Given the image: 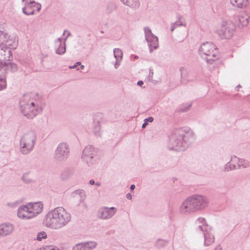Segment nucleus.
Masks as SVG:
<instances>
[{"instance_id":"nucleus-1","label":"nucleus","mask_w":250,"mask_h":250,"mask_svg":"<svg viewBox=\"0 0 250 250\" xmlns=\"http://www.w3.org/2000/svg\"><path fill=\"white\" fill-rule=\"evenodd\" d=\"M71 220V214L63 208L58 207L50 210L46 214L44 224L51 229H60L65 227Z\"/></svg>"},{"instance_id":"nucleus-2","label":"nucleus","mask_w":250,"mask_h":250,"mask_svg":"<svg viewBox=\"0 0 250 250\" xmlns=\"http://www.w3.org/2000/svg\"><path fill=\"white\" fill-rule=\"evenodd\" d=\"M209 204L208 198L203 195L195 194L186 199L179 208L182 214L189 215L206 208Z\"/></svg>"},{"instance_id":"nucleus-3","label":"nucleus","mask_w":250,"mask_h":250,"mask_svg":"<svg viewBox=\"0 0 250 250\" xmlns=\"http://www.w3.org/2000/svg\"><path fill=\"white\" fill-rule=\"evenodd\" d=\"M191 131L180 128L175 130L170 136L168 147L175 151L184 150L188 143L193 139Z\"/></svg>"},{"instance_id":"nucleus-4","label":"nucleus","mask_w":250,"mask_h":250,"mask_svg":"<svg viewBox=\"0 0 250 250\" xmlns=\"http://www.w3.org/2000/svg\"><path fill=\"white\" fill-rule=\"evenodd\" d=\"M20 105L22 115L28 119H33L41 111V106L31 99L30 94L23 95L20 101Z\"/></svg>"},{"instance_id":"nucleus-5","label":"nucleus","mask_w":250,"mask_h":250,"mask_svg":"<svg viewBox=\"0 0 250 250\" xmlns=\"http://www.w3.org/2000/svg\"><path fill=\"white\" fill-rule=\"evenodd\" d=\"M199 53L209 63H212L218 58L217 48L211 42L203 43L199 49Z\"/></svg>"},{"instance_id":"nucleus-6","label":"nucleus","mask_w":250,"mask_h":250,"mask_svg":"<svg viewBox=\"0 0 250 250\" xmlns=\"http://www.w3.org/2000/svg\"><path fill=\"white\" fill-rule=\"evenodd\" d=\"M197 231H200L203 233L205 242L204 245L206 246H209L214 242V237L211 233V228L207 224L204 218L199 217L196 221Z\"/></svg>"},{"instance_id":"nucleus-7","label":"nucleus","mask_w":250,"mask_h":250,"mask_svg":"<svg viewBox=\"0 0 250 250\" xmlns=\"http://www.w3.org/2000/svg\"><path fill=\"white\" fill-rule=\"evenodd\" d=\"M70 147L66 143H60L57 146L53 155V159L57 162L65 161L70 155Z\"/></svg>"},{"instance_id":"nucleus-8","label":"nucleus","mask_w":250,"mask_h":250,"mask_svg":"<svg viewBox=\"0 0 250 250\" xmlns=\"http://www.w3.org/2000/svg\"><path fill=\"white\" fill-rule=\"evenodd\" d=\"M97 149L92 145L86 146L83 150L82 159L85 162L88 166H90L94 162V158L96 156Z\"/></svg>"},{"instance_id":"nucleus-9","label":"nucleus","mask_w":250,"mask_h":250,"mask_svg":"<svg viewBox=\"0 0 250 250\" xmlns=\"http://www.w3.org/2000/svg\"><path fill=\"white\" fill-rule=\"evenodd\" d=\"M216 32L222 39H229L234 33L233 25L231 22H224Z\"/></svg>"},{"instance_id":"nucleus-10","label":"nucleus","mask_w":250,"mask_h":250,"mask_svg":"<svg viewBox=\"0 0 250 250\" xmlns=\"http://www.w3.org/2000/svg\"><path fill=\"white\" fill-rule=\"evenodd\" d=\"M144 30L146 40L148 43L149 51L151 53L154 49H157L159 46L158 39L152 33L151 30L149 27H145Z\"/></svg>"},{"instance_id":"nucleus-11","label":"nucleus","mask_w":250,"mask_h":250,"mask_svg":"<svg viewBox=\"0 0 250 250\" xmlns=\"http://www.w3.org/2000/svg\"><path fill=\"white\" fill-rule=\"evenodd\" d=\"M1 44L0 45V68L4 66L7 64V62L12 60L13 57L10 49L6 46Z\"/></svg>"},{"instance_id":"nucleus-12","label":"nucleus","mask_w":250,"mask_h":250,"mask_svg":"<svg viewBox=\"0 0 250 250\" xmlns=\"http://www.w3.org/2000/svg\"><path fill=\"white\" fill-rule=\"evenodd\" d=\"M117 211V208L114 207H102L98 210L97 216L101 219L108 220L116 214Z\"/></svg>"},{"instance_id":"nucleus-13","label":"nucleus","mask_w":250,"mask_h":250,"mask_svg":"<svg viewBox=\"0 0 250 250\" xmlns=\"http://www.w3.org/2000/svg\"><path fill=\"white\" fill-rule=\"evenodd\" d=\"M29 203L21 206L18 209L17 215L19 218L27 220L32 218Z\"/></svg>"},{"instance_id":"nucleus-14","label":"nucleus","mask_w":250,"mask_h":250,"mask_svg":"<svg viewBox=\"0 0 250 250\" xmlns=\"http://www.w3.org/2000/svg\"><path fill=\"white\" fill-rule=\"evenodd\" d=\"M37 139L36 134L33 131H29L24 133L21 136L20 142H23L26 144H31L35 145Z\"/></svg>"},{"instance_id":"nucleus-15","label":"nucleus","mask_w":250,"mask_h":250,"mask_svg":"<svg viewBox=\"0 0 250 250\" xmlns=\"http://www.w3.org/2000/svg\"><path fill=\"white\" fill-rule=\"evenodd\" d=\"M97 243L93 241L82 242L75 245L72 250H92L97 246Z\"/></svg>"},{"instance_id":"nucleus-16","label":"nucleus","mask_w":250,"mask_h":250,"mask_svg":"<svg viewBox=\"0 0 250 250\" xmlns=\"http://www.w3.org/2000/svg\"><path fill=\"white\" fill-rule=\"evenodd\" d=\"M14 229V226L10 223L0 224V237H4L10 235Z\"/></svg>"},{"instance_id":"nucleus-17","label":"nucleus","mask_w":250,"mask_h":250,"mask_svg":"<svg viewBox=\"0 0 250 250\" xmlns=\"http://www.w3.org/2000/svg\"><path fill=\"white\" fill-rule=\"evenodd\" d=\"M28 206L30 208L32 218L41 213L43 209V205L41 202L30 203Z\"/></svg>"},{"instance_id":"nucleus-18","label":"nucleus","mask_w":250,"mask_h":250,"mask_svg":"<svg viewBox=\"0 0 250 250\" xmlns=\"http://www.w3.org/2000/svg\"><path fill=\"white\" fill-rule=\"evenodd\" d=\"M35 145H32L31 144L24 143L19 142V150L23 155L29 154L34 149Z\"/></svg>"},{"instance_id":"nucleus-19","label":"nucleus","mask_w":250,"mask_h":250,"mask_svg":"<svg viewBox=\"0 0 250 250\" xmlns=\"http://www.w3.org/2000/svg\"><path fill=\"white\" fill-rule=\"evenodd\" d=\"M230 161L232 162H237V165H236L237 168H239L241 167L246 168L250 166V162L248 161L243 159H239L235 156L231 157Z\"/></svg>"},{"instance_id":"nucleus-20","label":"nucleus","mask_w":250,"mask_h":250,"mask_svg":"<svg viewBox=\"0 0 250 250\" xmlns=\"http://www.w3.org/2000/svg\"><path fill=\"white\" fill-rule=\"evenodd\" d=\"M62 42L61 38H58L55 42L56 53L59 55L63 54L66 50L65 42L62 44Z\"/></svg>"},{"instance_id":"nucleus-21","label":"nucleus","mask_w":250,"mask_h":250,"mask_svg":"<svg viewBox=\"0 0 250 250\" xmlns=\"http://www.w3.org/2000/svg\"><path fill=\"white\" fill-rule=\"evenodd\" d=\"M181 82L183 83H186L188 82L192 81L193 79L190 77V73L186 68L182 67L180 68Z\"/></svg>"},{"instance_id":"nucleus-22","label":"nucleus","mask_w":250,"mask_h":250,"mask_svg":"<svg viewBox=\"0 0 250 250\" xmlns=\"http://www.w3.org/2000/svg\"><path fill=\"white\" fill-rule=\"evenodd\" d=\"M121 1L126 6L133 9H137L140 7L139 0H121Z\"/></svg>"},{"instance_id":"nucleus-23","label":"nucleus","mask_w":250,"mask_h":250,"mask_svg":"<svg viewBox=\"0 0 250 250\" xmlns=\"http://www.w3.org/2000/svg\"><path fill=\"white\" fill-rule=\"evenodd\" d=\"M230 3L234 7L243 8L247 6L248 0H230Z\"/></svg>"},{"instance_id":"nucleus-24","label":"nucleus","mask_w":250,"mask_h":250,"mask_svg":"<svg viewBox=\"0 0 250 250\" xmlns=\"http://www.w3.org/2000/svg\"><path fill=\"white\" fill-rule=\"evenodd\" d=\"M180 26H184V27L186 26L185 21L182 16L178 17V20L176 21L174 23H171L170 29L171 31H173V30L176 28Z\"/></svg>"},{"instance_id":"nucleus-25","label":"nucleus","mask_w":250,"mask_h":250,"mask_svg":"<svg viewBox=\"0 0 250 250\" xmlns=\"http://www.w3.org/2000/svg\"><path fill=\"white\" fill-rule=\"evenodd\" d=\"M249 18L248 15L245 14L239 15L238 16L239 25L242 27L247 26L249 23Z\"/></svg>"},{"instance_id":"nucleus-26","label":"nucleus","mask_w":250,"mask_h":250,"mask_svg":"<svg viewBox=\"0 0 250 250\" xmlns=\"http://www.w3.org/2000/svg\"><path fill=\"white\" fill-rule=\"evenodd\" d=\"M73 174L72 169L66 168L64 169L61 173V178L62 180H66L70 178Z\"/></svg>"},{"instance_id":"nucleus-27","label":"nucleus","mask_w":250,"mask_h":250,"mask_svg":"<svg viewBox=\"0 0 250 250\" xmlns=\"http://www.w3.org/2000/svg\"><path fill=\"white\" fill-rule=\"evenodd\" d=\"M93 131L95 135L98 137L101 136V127L100 122L98 121L94 123Z\"/></svg>"},{"instance_id":"nucleus-28","label":"nucleus","mask_w":250,"mask_h":250,"mask_svg":"<svg viewBox=\"0 0 250 250\" xmlns=\"http://www.w3.org/2000/svg\"><path fill=\"white\" fill-rule=\"evenodd\" d=\"M21 180L25 184H30L34 182L32 176L29 172H26L22 175Z\"/></svg>"},{"instance_id":"nucleus-29","label":"nucleus","mask_w":250,"mask_h":250,"mask_svg":"<svg viewBox=\"0 0 250 250\" xmlns=\"http://www.w3.org/2000/svg\"><path fill=\"white\" fill-rule=\"evenodd\" d=\"M114 56L116 60H119L121 61L123 57L122 51L119 48H115L114 49Z\"/></svg>"},{"instance_id":"nucleus-30","label":"nucleus","mask_w":250,"mask_h":250,"mask_svg":"<svg viewBox=\"0 0 250 250\" xmlns=\"http://www.w3.org/2000/svg\"><path fill=\"white\" fill-rule=\"evenodd\" d=\"M31 5H27L26 8H23L22 12L26 15H31L34 14V9H31Z\"/></svg>"},{"instance_id":"nucleus-31","label":"nucleus","mask_w":250,"mask_h":250,"mask_svg":"<svg viewBox=\"0 0 250 250\" xmlns=\"http://www.w3.org/2000/svg\"><path fill=\"white\" fill-rule=\"evenodd\" d=\"M6 88V78L4 76H0V91Z\"/></svg>"},{"instance_id":"nucleus-32","label":"nucleus","mask_w":250,"mask_h":250,"mask_svg":"<svg viewBox=\"0 0 250 250\" xmlns=\"http://www.w3.org/2000/svg\"><path fill=\"white\" fill-rule=\"evenodd\" d=\"M167 242L166 240L159 239L156 243V245L158 248H163L167 245Z\"/></svg>"},{"instance_id":"nucleus-33","label":"nucleus","mask_w":250,"mask_h":250,"mask_svg":"<svg viewBox=\"0 0 250 250\" xmlns=\"http://www.w3.org/2000/svg\"><path fill=\"white\" fill-rule=\"evenodd\" d=\"M237 169L236 165L233 164L232 166H231V164L229 163H228L226 165H225L224 170L225 171H229V170H231L233 169Z\"/></svg>"},{"instance_id":"nucleus-34","label":"nucleus","mask_w":250,"mask_h":250,"mask_svg":"<svg viewBox=\"0 0 250 250\" xmlns=\"http://www.w3.org/2000/svg\"><path fill=\"white\" fill-rule=\"evenodd\" d=\"M5 66H6L7 68H10L13 72L16 71L17 70V65L14 63L9 62V61L7 62V64Z\"/></svg>"},{"instance_id":"nucleus-35","label":"nucleus","mask_w":250,"mask_h":250,"mask_svg":"<svg viewBox=\"0 0 250 250\" xmlns=\"http://www.w3.org/2000/svg\"><path fill=\"white\" fill-rule=\"evenodd\" d=\"M47 237V235L44 231H41L37 234L36 239L38 241H41L42 239H45Z\"/></svg>"},{"instance_id":"nucleus-36","label":"nucleus","mask_w":250,"mask_h":250,"mask_svg":"<svg viewBox=\"0 0 250 250\" xmlns=\"http://www.w3.org/2000/svg\"><path fill=\"white\" fill-rule=\"evenodd\" d=\"M43 248L44 250H59L57 247L53 245L47 246Z\"/></svg>"},{"instance_id":"nucleus-37","label":"nucleus","mask_w":250,"mask_h":250,"mask_svg":"<svg viewBox=\"0 0 250 250\" xmlns=\"http://www.w3.org/2000/svg\"><path fill=\"white\" fill-rule=\"evenodd\" d=\"M18 205L19 202L18 201H15L13 203H7V206L10 207L12 208H16V207H18Z\"/></svg>"},{"instance_id":"nucleus-38","label":"nucleus","mask_w":250,"mask_h":250,"mask_svg":"<svg viewBox=\"0 0 250 250\" xmlns=\"http://www.w3.org/2000/svg\"><path fill=\"white\" fill-rule=\"evenodd\" d=\"M114 9L115 6L112 3H109L107 6V10H108L109 12H111Z\"/></svg>"},{"instance_id":"nucleus-39","label":"nucleus","mask_w":250,"mask_h":250,"mask_svg":"<svg viewBox=\"0 0 250 250\" xmlns=\"http://www.w3.org/2000/svg\"><path fill=\"white\" fill-rule=\"evenodd\" d=\"M41 4L39 3H38L37 2L36 3H35V4L34 5H33V7L35 8L36 9V10L38 11V12H39L41 9Z\"/></svg>"},{"instance_id":"nucleus-40","label":"nucleus","mask_w":250,"mask_h":250,"mask_svg":"<svg viewBox=\"0 0 250 250\" xmlns=\"http://www.w3.org/2000/svg\"><path fill=\"white\" fill-rule=\"evenodd\" d=\"M4 38V33L2 31L0 30V42H1L2 44L3 42L5 41V40L3 39Z\"/></svg>"},{"instance_id":"nucleus-41","label":"nucleus","mask_w":250,"mask_h":250,"mask_svg":"<svg viewBox=\"0 0 250 250\" xmlns=\"http://www.w3.org/2000/svg\"><path fill=\"white\" fill-rule=\"evenodd\" d=\"M75 193L77 194H79L81 196H84V191L82 189L77 190L75 191Z\"/></svg>"},{"instance_id":"nucleus-42","label":"nucleus","mask_w":250,"mask_h":250,"mask_svg":"<svg viewBox=\"0 0 250 250\" xmlns=\"http://www.w3.org/2000/svg\"><path fill=\"white\" fill-rule=\"evenodd\" d=\"M65 33H66L67 36H66V38L64 39V42H65V41L66 40L67 38L69 36H71V33H70V32H69V31H68L67 30H66L64 31V32H63V34H65Z\"/></svg>"},{"instance_id":"nucleus-43","label":"nucleus","mask_w":250,"mask_h":250,"mask_svg":"<svg viewBox=\"0 0 250 250\" xmlns=\"http://www.w3.org/2000/svg\"><path fill=\"white\" fill-rule=\"evenodd\" d=\"M120 61L119 60H116V61L114 64V67L117 69L120 65Z\"/></svg>"},{"instance_id":"nucleus-44","label":"nucleus","mask_w":250,"mask_h":250,"mask_svg":"<svg viewBox=\"0 0 250 250\" xmlns=\"http://www.w3.org/2000/svg\"><path fill=\"white\" fill-rule=\"evenodd\" d=\"M153 121V118L152 117H149L147 119H146L145 120V121L147 123V122H152Z\"/></svg>"},{"instance_id":"nucleus-45","label":"nucleus","mask_w":250,"mask_h":250,"mask_svg":"<svg viewBox=\"0 0 250 250\" xmlns=\"http://www.w3.org/2000/svg\"><path fill=\"white\" fill-rule=\"evenodd\" d=\"M36 3L37 2H36L34 0H31L28 3H26V4L27 6V5H31L32 7H33V5L35 4V3Z\"/></svg>"},{"instance_id":"nucleus-46","label":"nucleus","mask_w":250,"mask_h":250,"mask_svg":"<svg viewBox=\"0 0 250 250\" xmlns=\"http://www.w3.org/2000/svg\"><path fill=\"white\" fill-rule=\"evenodd\" d=\"M126 197L128 199H132V195L130 193H127L126 195Z\"/></svg>"},{"instance_id":"nucleus-47","label":"nucleus","mask_w":250,"mask_h":250,"mask_svg":"<svg viewBox=\"0 0 250 250\" xmlns=\"http://www.w3.org/2000/svg\"><path fill=\"white\" fill-rule=\"evenodd\" d=\"M144 83V82L142 81H139L137 83V84L139 86H142Z\"/></svg>"},{"instance_id":"nucleus-48","label":"nucleus","mask_w":250,"mask_h":250,"mask_svg":"<svg viewBox=\"0 0 250 250\" xmlns=\"http://www.w3.org/2000/svg\"><path fill=\"white\" fill-rule=\"evenodd\" d=\"M214 250H222V248L220 246H218L214 249Z\"/></svg>"},{"instance_id":"nucleus-49","label":"nucleus","mask_w":250,"mask_h":250,"mask_svg":"<svg viewBox=\"0 0 250 250\" xmlns=\"http://www.w3.org/2000/svg\"><path fill=\"white\" fill-rule=\"evenodd\" d=\"M147 125V123L145 121V123L142 125V127L143 128H145Z\"/></svg>"},{"instance_id":"nucleus-50","label":"nucleus","mask_w":250,"mask_h":250,"mask_svg":"<svg viewBox=\"0 0 250 250\" xmlns=\"http://www.w3.org/2000/svg\"><path fill=\"white\" fill-rule=\"evenodd\" d=\"M76 67H77V64H75L73 65L69 66V68H70V69H74Z\"/></svg>"},{"instance_id":"nucleus-51","label":"nucleus","mask_w":250,"mask_h":250,"mask_svg":"<svg viewBox=\"0 0 250 250\" xmlns=\"http://www.w3.org/2000/svg\"><path fill=\"white\" fill-rule=\"evenodd\" d=\"M89 184H90V185H94V184H95V181H94V180H90V181H89Z\"/></svg>"},{"instance_id":"nucleus-52","label":"nucleus","mask_w":250,"mask_h":250,"mask_svg":"<svg viewBox=\"0 0 250 250\" xmlns=\"http://www.w3.org/2000/svg\"><path fill=\"white\" fill-rule=\"evenodd\" d=\"M135 188V186L134 185H131V186H130V189L131 190H133Z\"/></svg>"},{"instance_id":"nucleus-53","label":"nucleus","mask_w":250,"mask_h":250,"mask_svg":"<svg viewBox=\"0 0 250 250\" xmlns=\"http://www.w3.org/2000/svg\"><path fill=\"white\" fill-rule=\"evenodd\" d=\"M75 64H77V65H81V62H77Z\"/></svg>"},{"instance_id":"nucleus-54","label":"nucleus","mask_w":250,"mask_h":250,"mask_svg":"<svg viewBox=\"0 0 250 250\" xmlns=\"http://www.w3.org/2000/svg\"><path fill=\"white\" fill-rule=\"evenodd\" d=\"M80 65H81V66H80L81 69H83L84 68V66L83 65H81V64Z\"/></svg>"},{"instance_id":"nucleus-55","label":"nucleus","mask_w":250,"mask_h":250,"mask_svg":"<svg viewBox=\"0 0 250 250\" xmlns=\"http://www.w3.org/2000/svg\"><path fill=\"white\" fill-rule=\"evenodd\" d=\"M231 166H232L233 164L235 165H237V162H231Z\"/></svg>"},{"instance_id":"nucleus-56","label":"nucleus","mask_w":250,"mask_h":250,"mask_svg":"<svg viewBox=\"0 0 250 250\" xmlns=\"http://www.w3.org/2000/svg\"><path fill=\"white\" fill-rule=\"evenodd\" d=\"M95 184L97 186H100L101 185V184L100 183H96Z\"/></svg>"},{"instance_id":"nucleus-57","label":"nucleus","mask_w":250,"mask_h":250,"mask_svg":"<svg viewBox=\"0 0 250 250\" xmlns=\"http://www.w3.org/2000/svg\"><path fill=\"white\" fill-rule=\"evenodd\" d=\"M44 250V248H40V249H37V250Z\"/></svg>"},{"instance_id":"nucleus-58","label":"nucleus","mask_w":250,"mask_h":250,"mask_svg":"<svg viewBox=\"0 0 250 250\" xmlns=\"http://www.w3.org/2000/svg\"><path fill=\"white\" fill-rule=\"evenodd\" d=\"M22 0V1H24V0Z\"/></svg>"}]
</instances>
